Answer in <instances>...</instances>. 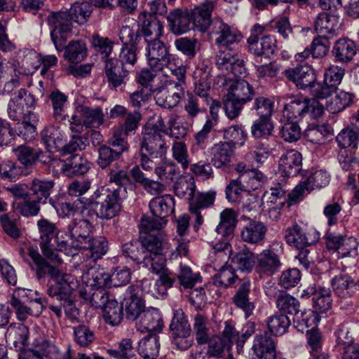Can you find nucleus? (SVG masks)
<instances>
[{"label":"nucleus","instance_id":"obj_5","mask_svg":"<svg viewBox=\"0 0 359 359\" xmlns=\"http://www.w3.org/2000/svg\"><path fill=\"white\" fill-rule=\"evenodd\" d=\"M254 88L245 80H238L231 86V91L224 100V108L227 117L236 118L243 106L255 96Z\"/></svg>","mask_w":359,"mask_h":359},{"label":"nucleus","instance_id":"obj_62","mask_svg":"<svg viewBox=\"0 0 359 359\" xmlns=\"http://www.w3.org/2000/svg\"><path fill=\"white\" fill-rule=\"evenodd\" d=\"M248 135L243 130L242 126L233 125L223 130V138L226 142H231L233 148L235 145L243 146L247 139Z\"/></svg>","mask_w":359,"mask_h":359},{"label":"nucleus","instance_id":"obj_47","mask_svg":"<svg viewBox=\"0 0 359 359\" xmlns=\"http://www.w3.org/2000/svg\"><path fill=\"white\" fill-rule=\"evenodd\" d=\"M122 254L126 258L130 259L137 264L142 263L146 256L143 246L139 240L131 241L123 244Z\"/></svg>","mask_w":359,"mask_h":359},{"label":"nucleus","instance_id":"obj_33","mask_svg":"<svg viewBox=\"0 0 359 359\" xmlns=\"http://www.w3.org/2000/svg\"><path fill=\"white\" fill-rule=\"evenodd\" d=\"M28 327L21 324L10 325L6 332V339L19 350H22L25 346L28 345Z\"/></svg>","mask_w":359,"mask_h":359},{"label":"nucleus","instance_id":"obj_56","mask_svg":"<svg viewBox=\"0 0 359 359\" xmlns=\"http://www.w3.org/2000/svg\"><path fill=\"white\" fill-rule=\"evenodd\" d=\"M97 163L102 169L107 168L113 162L119 159L123 154L121 151L112 149L107 145L100 146L97 149Z\"/></svg>","mask_w":359,"mask_h":359},{"label":"nucleus","instance_id":"obj_31","mask_svg":"<svg viewBox=\"0 0 359 359\" xmlns=\"http://www.w3.org/2000/svg\"><path fill=\"white\" fill-rule=\"evenodd\" d=\"M81 217L77 216L68 225L67 229L71 238L76 239V241H73L71 245L76 243L79 245L83 244L88 238L91 232L92 226L90 222L87 219L80 218Z\"/></svg>","mask_w":359,"mask_h":359},{"label":"nucleus","instance_id":"obj_19","mask_svg":"<svg viewBox=\"0 0 359 359\" xmlns=\"http://www.w3.org/2000/svg\"><path fill=\"white\" fill-rule=\"evenodd\" d=\"M129 72V69L118 63L116 58H108L105 60L104 73L111 88L116 89L125 86Z\"/></svg>","mask_w":359,"mask_h":359},{"label":"nucleus","instance_id":"obj_20","mask_svg":"<svg viewBox=\"0 0 359 359\" xmlns=\"http://www.w3.org/2000/svg\"><path fill=\"white\" fill-rule=\"evenodd\" d=\"M284 74L301 89L311 87L316 80L313 69L307 65H299L294 68L285 69Z\"/></svg>","mask_w":359,"mask_h":359},{"label":"nucleus","instance_id":"obj_49","mask_svg":"<svg viewBox=\"0 0 359 359\" xmlns=\"http://www.w3.org/2000/svg\"><path fill=\"white\" fill-rule=\"evenodd\" d=\"M80 113L86 128H98L103 123L104 114L100 107H81Z\"/></svg>","mask_w":359,"mask_h":359},{"label":"nucleus","instance_id":"obj_13","mask_svg":"<svg viewBox=\"0 0 359 359\" xmlns=\"http://www.w3.org/2000/svg\"><path fill=\"white\" fill-rule=\"evenodd\" d=\"M19 63L12 59L0 60V95L11 94L20 86Z\"/></svg>","mask_w":359,"mask_h":359},{"label":"nucleus","instance_id":"obj_9","mask_svg":"<svg viewBox=\"0 0 359 359\" xmlns=\"http://www.w3.org/2000/svg\"><path fill=\"white\" fill-rule=\"evenodd\" d=\"M67 11L52 12L47 18V22L52 27L50 36L55 48L63 50L67 34L72 31V22Z\"/></svg>","mask_w":359,"mask_h":359},{"label":"nucleus","instance_id":"obj_48","mask_svg":"<svg viewBox=\"0 0 359 359\" xmlns=\"http://www.w3.org/2000/svg\"><path fill=\"white\" fill-rule=\"evenodd\" d=\"M41 137L49 151L59 150L62 147V136L53 126L45 128L41 132Z\"/></svg>","mask_w":359,"mask_h":359},{"label":"nucleus","instance_id":"obj_10","mask_svg":"<svg viewBox=\"0 0 359 359\" xmlns=\"http://www.w3.org/2000/svg\"><path fill=\"white\" fill-rule=\"evenodd\" d=\"M283 255V244L273 243L268 249L263 250L257 257V269L261 275L271 276L282 267Z\"/></svg>","mask_w":359,"mask_h":359},{"label":"nucleus","instance_id":"obj_35","mask_svg":"<svg viewBox=\"0 0 359 359\" xmlns=\"http://www.w3.org/2000/svg\"><path fill=\"white\" fill-rule=\"evenodd\" d=\"M267 228L263 223L251 221L245 225L241 231V238L243 241L257 244L264 238Z\"/></svg>","mask_w":359,"mask_h":359},{"label":"nucleus","instance_id":"obj_11","mask_svg":"<svg viewBox=\"0 0 359 359\" xmlns=\"http://www.w3.org/2000/svg\"><path fill=\"white\" fill-rule=\"evenodd\" d=\"M139 227L140 243L145 255L163 251L166 235L163 229H156L155 226L150 225V222L147 221L140 222Z\"/></svg>","mask_w":359,"mask_h":359},{"label":"nucleus","instance_id":"obj_23","mask_svg":"<svg viewBox=\"0 0 359 359\" xmlns=\"http://www.w3.org/2000/svg\"><path fill=\"white\" fill-rule=\"evenodd\" d=\"M174 205L175 203H149L153 217L143 215L140 222L147 221L150 222V225L155 226L156 229H163L167 224L165 218L175 211Z\"/></svg>","mask_w":359,"mask_h":359},{"label":"nucleus","instance_id":"obj_50","mask_svg":"<svg viewBox=\"0 0 359 359\" xmlns=\"http://www.w3.org/2000/svg\"><path fill=\"white\" fill-rule=\"evenodd\" d=\"M70 20L80 25L86 22L92 13V6L88 2L75 3L67 11Z\"/></svg>","mask_w":359,"mask_h":359},{"label":"nucleus","instance_id":"obj_41","mask_svg":"<svg viewBox=\"0 0 359 359\" xmlns=\"http://www.w3.org/2000/svg\"><path fill=\"white\" fill-rule=\"evenodd\" d=\"M238 276L236 274L234 269L229 265L223 266L212 277V283L217 287L227 288L231 287L236 282H239Z\"/></svg>","mask_w":359,"mask_h":359},{"label":"nucleus","instance_id":"obj_59","mask_svg":"<svg viewBox=\"0 0 359 359\" xmlns=\"http://www.w3.org/2000/svg\"><path fill=\"white\" fill-rule=\"evenodd\" d=\"M174 45L176 49L182 54L191 60L196 55L198 50V40L189 37H180L177 39Z\"/></svg>","mask_w":359,"mask_h":359},{"label":"nucleus","instance_id":"obj_12","mask_svg":"<svg viewBox=\"0 0 359 359\" xmlns=\"http://www.w3.org/2000/svg\"><path fill=\"white\" fill-rule=\"evenodd\" d=\"M58 250L64 252L68 256H74L79 249L88 250L91 258L95 261L100 259L107 251V241L104 237H96L86 240L83 244L79 243L69 245L66 241L58 242Z\"/></svg>","mask_w":359,"mask_h":359},{"label":"nucleus","instance_id":"obj_52","mask_svg":"<svg viewBox=\"0 0 359 359\" xmlns=\"http://www.w3.org/2000/svg\"><path fill=\"white\" fill-rule=\"evenodd\" d=\"M159 347L158 337L155 334H149L140 341L139 353L142 358L157 357Z\"/></svg>","mask_w":359,"mask_h":359},{"label":"nucleus","instance_id":"obj_27","mask_svg":"<svg viewBox=\"0 0 359 359\" xmlns=\"http://www.w3.org/2000/svg\"><path fill=\"white\" fill-rule=\"evenodd\" d=\"M357 53L356 46L353 41L347 37L337 40L332 50L335 61L341 64L350 62Z\"/></svg>","mask_w":359,"mask_h":359},{"label":"nucleus","instance_id":"obj_53","mask_svg":"<svg viewBox=\"0 0 359 359\" xmlns=\"http://www.w3.org/2000/svg\"><path fill=\"white\" fill-rule=\"evenodd\" d=\"M87 275L90 276L88 280V287H110V274L103 268H91Z\"/></svg>","mask_w":359,"mask_h":359},{"label":"nucleus","instance_id":"obj_45","mask_svg":"<svg viewBox=\"0 0 359 359\" xmlns=\"http://www.w3.org/2000/svg\"><path fill=\"white\" fill-rule=\"evenodd\" d=\"M64 57L71 63H79L87 56V48L84 42L81 41H71L67 46H65Z\"/></svg>","mask_w":359,"mask_h":359},{"label":"nucleus","instance_id":"obj_16","mask_svg":"<svg viewBox=\"0 0 359 359\" xmlns=\"http://www.w3.org/2000/svg\"><path fill=\"white\" fill-rule=\"evenodd\" d=\"M148 64L153 71L163 69V65L168 61L169 50L159 38L145 41Z\"/></svg>","mask_w":359,"mask_h":359},{"label":"nucleus","instance_id":"obj_22","mask_svg":"<svg viewBox=\"0 0 359 359\" xmlns=\"http://www.w3.org/2000/svg\"><path fill=\"white\" fill-rule=\"evenodd\" d=\"M302 168V154L294 149L287 151L280 158L279 170L283 178L296 176Z\"/></svg>","mask_w":359,"mask_h":359},{"label":"nucleus","instance_id":"obj_6","mask_svg":"<svg viewBox=\"0 0 359 359\" xmlns=\"http://www.w3.org/2000/svg\"><path fill=\"white\" fill-rule=\"evenodd\" d=\"M170 330L172 334V344L177 349L184 351L191 346L193 339L191 336V325L182 309L174 310Z\"/></svg>","mask_w":359,"mask_h":359},{"label":"nucleus","instance_id":"obj_28","mask_svg":"<svg viewBox=\"0 0 359 359\" xmlns=\"http://www.w3.org/2000/svg\"><path fill=\"white\" fill-rule=\"evenodd\" d=\"M138 18L141 22V30L145 41L160 38L162 36L163 25L157 16L142 12Z\"/></svg>","mask_w":359,"mask_h":359},{"label":"nucleus","instance_id":"obj_29","mask_svg":"<svg viewBox=\"0 0 359 359\" xmlns=\"http://www.w3.org/2000/svg\"><path fill=\"white\" fill-rule=\"evenodd\" d=\"M163 327V319L156 309L151 308L143 311L138 320L136 327L140 332H159Z\"/></svg>","mask_w":359,"mask_h":359},{"label":"nucleus","instance_id":"obj_18","mask_svg":"<svg viewBox=\"0 0 359 359\" xmlns=\"http://www.w3.org/2000/svg\"><path fill=\"white\" fill-rule=\"evenodd\" d=\"M285 238L287 243L290 246L297 249H302L318 242L320 234L314 229L305 232L299 226L295 224L287 229Z\"/></svg>","mask_w":359,"mask_h":359},{"label":"nucleus","instance_id":"obj_7","mask_svg":"<svg viewBox=\"0 0 359 359\" xmlns=\"http://www.w3.org/2000/svg\"><path fill=\"white\" fill-rule=\"evenodd\" d=\"M36 103L35 97L25 88H20L12 95L7 104V114L13 121H20L26 118L29 113H34L31 108Z\"/></svg>","mask_w":359,"mask_h":359},{"label":"nucleus","instance_id":"obj_24","mask_svg":"<svg viewBox=\"0 0 359 359\" xmlns=\"http://www.w3.org/2000/svg\"><path fill=\"white\" fill-rule=\"evenodd\" d=\"M247 43L249 51L257 56L269 57L277 49L275 39L270 36L259 38L255 34L250 35L247 39Z\"/></svg>","mask_w":359,"mask_h":359},{"label":"nucleus","instance_id":"obj_39","mask_svg":"<svg viewBox=\"0 0 359 359\" xmlns=\"http://www.w3.org/2000/svg\"><path fill=\"white\" fill-rule=\"evenodd\" d=\"M54 182L34 179L30 184L32 201L30 202H46L53 191Z\"/></svg>","mask_w":359,"mask_h":359},{"label":"nucleus","instance_id":"obj_58","mask_svg":"<svg viewBox=\"0 0 359 359\" xmlns=\"http://www.w3.org/2000/svg\"><path fill=\"white\" fill-rule=\"evenodd\" d=\"M290 325V320L283 313L272 316L268 320V328L270 332L276 336L284 334Z\"/></svg>","mask_w":359,"mask_h":359},{"label":"nucleus","instance_id":"obj_32","mask_svg":"<svg viewBox=\"0 0 359 359\" xmlns=\"http://www.w3.org/2000/svg\"><path fill=\"white\" fill-rule=\"evenodd\" d=\"M53 109L52 116L55 121L63 122L68 116L65 109L68 103V96L58 89L53 90L48 95Z\"/></svg>","mask_w":359,"mask_h":359},{"label":"nucleus","instance_id":"obj_3","mask_svg":"<svg viewBox=\"0 0 359 359\" xmlns=\"http://www.w3.org/2000/svg\"><path fill=\"white\" fill-rule=\"evenodd\" d=\"M278 103L283 106V116L287 120L299 121L307 114L318 118L324 112L323 104L315 98L285 95L279 98Z\"/></svg>","mask_w":359,"mask_h":359},{"label":"nucleus","instance_id":"obj_38","mask_svg":"<svg viewBox=\"0 0 359 359\" xmlns=\"http://www.w3.org/2000/svg\"><path fill=\"white\" fill-rule=\"evenodd\" d=\"M236 223V214L235 211L232 209L226 208L220 214V222L216 228V231L224 238H231Z\"/></svg>","mask_w":359,"mask_h":359},{"label":"nucleus","instance_id":"obj_51","mask_svg":"<svg viewBox=\"0 0 359 359\" xmlns=\"http://www.w3.org/2000/svg\"><path fill=\"white\" fill-rule=\"evenodd\" d=\"M57 215L60 217L70 216H85L88 212V207L86 203H52Z\"/></svg>","mask_w":359,"mask_h":359},{"label":"nucleus","instance_id":"obj_54","mask_svg":"<svg viewBox=\"0 0 359 359\" xmlns=\"http://www.w3.org/2000/svg\"><path fill=\"white\" fill-rule=\"evenodd\" d=\"M353 285V280L346 275L337 276L332 280L333 291L341 298H346L351 295Z\"/></svg>","mask_w":359,"mask_h":359},{"label":"nucleus","instance_id":"obj_57","mask_svg":"<svg viewBox=\"0 0 359 359\" xmlns=\"http://www.w3.org/2000/svg\"><path fill=\"white\" fill-rule=\"evenodd\" d=\"M176 196L181 200L191 201L195 195L194 179L181 177L174 186Z\"/></svg>","mask_w":359,"mask_h":359},{"label":"nucleus","instance_id":"obj_30","mask_svg":"<svg viewBox=\"0 0 359 359\" xmlns=\"http://www.w3.org/2000/svg\"><path fill=\"white\" fill-rule=\"evenodd\" d=\"M170 30L175 35H180L189 30L191 15L187 11L175 9L167 16Z\"/></svg>","mask_w":359,"mask_h":359},{"label":"nucleus","instance_id":"obj_40","mask_svg":"<svg viewBox=\"0 0 359 359\" xmlns=\"http://www.w3.org/2000/svg\"><path fill=\"white\" fill-rule=\"evenodd\" d=\"M294 327L301 332L306 331L309 327H313L317 325L320 321V317L318 313L312 310H304L299 311L294 315Z\"/></svg>","mask_w":359,"mask_h":359},{"label":"nucleus","instance_id":"obj_36","mask_svg":"<svg viewBox=\"0 0 359 359\" xmlns=\"http://www.w3.org/2000/svg\"><path fill=\"white\" fill-rule=\"evenodd\" d=\"M128 290H130V296L124 299L126 318L130 320H138L143 311H144V302L137 294L133 293L135 290L134 286H130Z\"/></svg>","mask_w":359,"mask_h":359},{"label":"nucleus","instance_id":"obj_46","mask_svg":"<svg viewBox=\"0 0 359 359\" xmlns=\"http://www.w3.org/2000/svg\"><path fill=\"white\" fill-rule=\"evenodd\" d=\"M102 309L104 320L107 323L112 326L121 323L123 316V306L119 305L116 300L111 299V301Z\"/></svg>","mask_w":359,"mask_h":359},{"label":"nucleus","instance_id":"obj_14","mask_svg":"<svg viewBox=\"0 0 359 359\" xmlns=\"http://www.w3.org/2000/svg\"><path fill=\"white\" fill-rule=\"evenodd\" d=\"M216 4L217 0H205L191 11V19L194 26L202 32L209 29L211 36L215 22L222 20L219 18H212V13Z\"/></svg>","mask_w":359,"mask_h":359},{"label":"nucleus","instance_id":"obj_43","mask_svg":"<svg viewBox=\"0 0 359 359\" xmlns=\"http://www.w3.org/2000/svg\"><path fill=\"white\" fill-rule=\"evenodd\" d=\"M43 299H39L36 305L32 304V307H27L25 305V302L20 300L11 299L10 303L12 307L15 309L17 316L20 320H26L28 315L38 316H39L44 308Z\"/></svg>","mask_w":359,"mask_h":359},{"label":"nucleus","instance_id":"obj_1","mask_svg":"<svg viewBox=\"0 0 359 359\" xmlns=\"http://www.w3.org/2000/svg\"><path fill=\"white\" fill-rule=\"evenodd\" d=\"M29 255L35 263L36 276L38 280H41L46 276H49L55 280V285L48 287V294L60 304L50 305L49 309L57 317L61 316L62 308L65 312H72L74 304L70 297L78 285L76 278L69 273H62L57 267L46 262L35 250L31 249Z\"/></svg>","mask_w":359,"mask_h":359},{"label":"nucleus","instance_id":"obj_8","mask_svg":"<svg viewBox=\"0 0 359 359\" xmlns=\"http://www.w3.org/2000/svg\"><path fill=\"white\" fill-rule=\"evenodd\" d=\"M109 182H114L120 187L111 190L106 187L99 188L95 192V198H101L104 202H118L120 200H124L126 188L125 186H130L131 188L135 187L132 182L130 175L123 170L118 171L111 170L109 172Z\"/></svg>","mask_w":359,"mask_h":359},{"label":"nucleus","instance_id":"obj_61","mask_svg":"<svg viewBox=\"0 0 359 359\" xmlns=\"http://www.w3.org/2000/svg\"><path fill=\"white\" fill-rule=\"evenodd\" d=\"M155 172L158 178L170 183L180 175L177 165L172 162H161L155 168Z\"/></svg>","mask_w":359,"mask_h":359},{"label":"nucleus","instance_id":"obj_4","mask_svg":"<svg viewBox=\"0 0 359 359\" xmlns=\"http://www.w3.org/2000/svg\"><path fill=\"white\" fill-rule=\"evenodd\" d=\"M168 145L163 138V135L156 130L149 128H144L140 143V165L145 170L152 168L151 156H162L165 154Z\"/></svg>","mask_w":359,"mask_h":359},{"label":"nucleus","instance_id":"obj_55","mask_svg":"<svg viewBox=\"0 0 359 359\" xmlns=\"http://www.w3.org/2000/svg\"><path fill=\"white\" fill-rule=\"evenodd\" d=\"M276 304L277 308L285 315L286 313L294 315L297 311H299L300 307L299 301L285 292H282L277 296Z\"/></svg>","mask_w":359,"mask_h":359},{"label":"nucleus","instance_id":"obj_25","mask_svg":"<svg viewBox=\"0 0 359 359\" xmlns=\"http://www.w3.org/2000/svg\"><path fill=\"white\" fill-rule=\"evenodd\" d=\"M252 351L259 359L276 358L275 342L266 332L255 337Z\"/></svg>","mask_w":359,"mask_h":359},{"label":"nucleus","instance_id":"obj_15","mask_svg":"<svg viewBox=\"0 0 359 359\" xmlns=\"http://www.w3.org/2000/svg\"><path fill=\"white\" fill-rule=\"evenodd\" d=\"M38 226L41 239L40 247L43 255L51 262L61 264L62 259L57 250L50 243L55 238V225L46 219H42L38 222Z\"/></svg>","mask_w":359,"mask_h":359},{"label":"nucleus","instance_id":"obj_44","mask_svg":"<svg viewBox=\"0 0 359 359\" xmlns=\"http://www.w3.org/2000/svg\"><path fill=\"white\" fill-rule=\"evenodd\" d=\"M354 98L355 95L353 93L340 90L327 102V109L332 114L341 111L353 103Z\"/></svg>","mask_w":359,"mask_h":359},{"label":"nucleus","instance_id":"obj_64","mask_svg":"<svg viewBox=\"0 0 359 359\" xmlns=\"http://www.w3.org/2000/svg\"><path fill=\"white\" fill-rule=\"evenodd\" d=\"M146 266L150 265L151 271L155 274L162 273L168 269L166 267V259L163 251L146 255L143 262Z\"/></svg>","mask_w":359,"mask_h":359},{"label":"nucleus","instance_id":"obj_26","mask_svg":"<svg viewBox=\"0 0 359 359\" xmlns=\"http://www.w3.org/2000/svg\"><path fill=\"white\" fill-rule=\"evenodd\" d=\"M233 145L231 142H219L209 149L211 163L217 168L227 165L233 155Z\"/></svg>","mask_w":359,"mask_h":359},{"label":"nucleus","instance_id":"obj_42","mask_svg":"<svg viewBox=\"0 0 359 359\" xmlns=\"http://www.w3.org/2000/svg\"><path fill=\"white\" fill-rule=\"evenodd\" d=\"M336 141L341 149L357 148L359 142V128L350 126L342 129L336 137Z\"/></svg>","mask_w":359,"mask_h":359},{"label":"nucleus","instance_id":"obj_34","mask_svg":"<svg viewBox=\"0 0 359 359\" xmlns=\"http://www.w3.org/2000/svg\"><path fill=\"white\" fill-rule=\"evenodd\" d=\"M177 91H172L167 88H163L156 92L154 99L156 103L163 108L172 109L180 102L184 90L182 88H177Z\"/></svg>","mask_w":359,"mask_h":359},{"label":"nucleus","instance_id":"obj_21","mask_svg":"<svg viewBox=\"0 0 359 359\" xmlns=\"http://www.w3.org/2000/svg\"><path fill=\"white\" fill-rule=\"evenodd\" d=\"M342 25V20L337 15L323 12L318 14L315 22V30L320 36L332 38L338 33Z\"/></svg>","mask_w":359,"mask_h":359},{"label":"nucleus","instance_id":"obj_37","mask_svg":"<svg viewBox=\"0 0 359 359\" xmlns=\"http://www.w3.org/2000/svg\"><path fill=\"white\" fill-rule=\"evenodd\" d=\"M38 121L34 113H29L26 118L16 121L17 125L13 129L14 135L17 134L26 141L33 140L36 135V123Z\"/></svg>","mask_w":359,"mask_h":359},{"label":"nucleus","instance_id":"obj_63","mask_svg":"<svg viewBox=\"0 0 359 359\" xmlns=\"http://www.w3.org/2000/svg\"><path fill=\"white\" fill-rule=\"evenodd\" d=\"M18 160L25 166L33 165L39 158V149L20 146L13 149Z\"/></svg>","mask_w":359,"mask_h":359},{"label":"nucleus","instance_id":"obj_2","mask_svg":"<svg viewBox=\"0 0 359 359\" xmlns=\"http://www.w3.org/2000/svg\"><path fill=\"white\" fill-rule=\"evenodd\" d=\"M212 36L215 37V43L219 47L215 56L217 66L220 69L236 75L238 72L237 69L242 67V61L238 59L233 50L241 39V34L223 20H217L212 29Z\"/></svg>","mask_w":359,"mask_h":359},{"label":"nucleus","instance_id":"obj_17","mask_svg":"<svg viewBox=\"0 0 359 359\" xmlns=\"http://www.w3.org/2000/svg\"><path fill=\"white\" fill-rule=\"evenodd\" d=\"M236 290L232 302L234 305L241 309L246 318L252 316L255 306L252 298L250 297L251 294V280L248 278H243L239 280L236 285Z\"/></svg>","mask_w":359,"mask_h":359},{"label":"nucleus","instance_id":"obj_60","mask_svg":"<svg viewBox=\"0 0 359 359\" xmlns=\"http://www.w3.org/2000/svg\"><path fill=\"white\" fill-rule=\"evenodd\" d=\"M312 301L316 313H325L331 308L332 299L330 289L320 287L318 292L312 297Z\"/></svg>","mask_w":359,"mask_h":359}]
</instances>
